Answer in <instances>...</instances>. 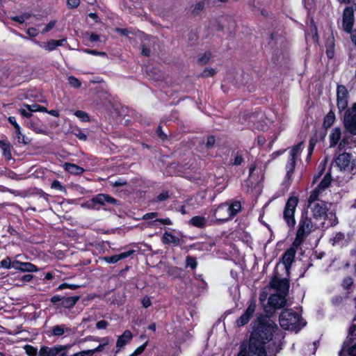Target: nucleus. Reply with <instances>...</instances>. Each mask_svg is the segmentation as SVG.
<instances>
[{"mask_svg":"<svg viewBox=\"0 0 356 356\" xmlns=\"http://www.w3.org/2000/svg\"><path fill=\"white\" fill-rule=\"evenodd\" d=\"M323 190L321 188H319L318 186H316L314 190H312L309 194V196L308 197L307 203H315L318 201H321L319 200L320 195L323 193Z\"/></svg>","mask_w":356,"mask_h":356,"instance_id":"obj_30","label":"nucleus"},{"mask_svg":"<svg viewBox=\"0 0 356 356\" xmlns=\"http://www.w3.org/2000/svg\"><path fill=\"white\" fill-rule=\"evenodd\" d=\"M237 356H252V353L249 350V341L241 342Z\"/></svg>","mask_w":356,"mask_h":356,"instance_id":"obj_35","label":"nucleus"},{"mask_svg":"<svg viewBox=\"0 0 356 356\" xmlns=\"http://www.w3.org/2000/svg\"><path fill=\"white\" fill-rule=\"evenodd\" d=\"M80 287L78 284H67V283H62L60 284L57 288L56 291H60L65 289H70L72 290L77 289Z\"/></svg>","mask_w":356,"mask_h":356,"instance_id":"obj_46","label":"nucleus"},{"mask_svg":"<svg viewBox=\"0 0 356 356\" xmlns=\"http://www.w3.org/2000/svg\"><path fill=\"white\" fill-rule=\"evenodd\" d=\"M325 45L326 49H334L335 44L334 38L333 35L328 36V38L326 39Z\"/></svg>","mask_w":356,"mask_h":356,"instance_id":"obj_54","label":"nucleus"},{"mask_svg":"<svg viewBox=\"0 0 356 356\" xmlns=\"http://www.w3.org/2000/svg\"><path fill=\"white\" fill-rule=\"evenodd\" d=\"M60 348H56V346L53 347H48L45 346H41L39 352V356H55L58 353Z\"/></svg>","mask_w":356,"mask_h":356,"instance_id":"obj_26","label":"nucleus"},{"mask_svg":"<svg viewBox=\"0 0 356 356\" xmlns=\"http://www.w3.org/2000/svg\"><path fill=\"white\" fill-rule=\"evenodd\" d=\"M163 224L165 225H172V220L169 218H156L152 222V225L154 226H158V224Z\"/></svg>","mask_w":356,"mask_h":356,"instance_id":"obj_44","label":"nucleus"},{"mask_svg":"<svg viewBox=\"0 0 356 356\" xmlns=\"http://www.w3.org/2000/svg\"><path fill=\"white\" fill-rule=\"evenodd\" d=\"M297 161L294 160V159L289 158V160L286 164V175L284 179L283 184L284 185H290L291 182L293 179V175L295 171V168L296 166Z\"/></svg>","mask_w":356,"mask_h":356,"instance_id":"obj_17","label":"nucleus"},{"mask_svg":"<svg viewBox=\"0 0 356 356\" xmlns=\"http://www.w3.org/2000/svg\"><path fill=\"white\" fill-rule=\"evenodd\" d=\"M51 188L56 190V191H61V192H65L66 191L65 187L64 186H63L61 184L60 181H59L57 179H55V180H54L51 182Z\"/></svg>","mask_w":356,"mask_h":356,"instance_id":"obj_45","label":"nucleus"},{"mask_svg":"<svg viewBox=\"0 0 356 356\" xmlns=\"http://www.w3.org/2000/svg\"><path fill=\"white\" fill-rule=\"evenodd\" d=\"M26 33L31 38L36 37L38 35V30L34 27H29L26 30Z\"/></svg>","mask_w":356,"mask_h":356,"instance_id":"obj_64","label":"nucleus"},{"mask_svg":"<svg viewBox=\"0 0 356 356\" xmlns=\"http://www.w3.org/2000/svg\"><path fill=\"white\" fill-rule=\"evenodd\" d=\"M285 297L286 296L280 293L271 294L268 300L269 309H266V312L273 314L277 309L282 308L286 303Z\"/></svg>","mask_w":356,"mask_h":356,"instance_id":"obj_11","label":"nucleus"},{"mask_svg":"<svg viewBox=\"0 0 356 356\" xmlns=\"http://www.w3.org/2000/svg\"><path fill=\"white\" fill-rule=\"evenodd\" d=\"M332 176L330 172H327L323 177V179L320 181V183L317 185L319 188L325 191L327 188L332 182Z\"/></svg>","mask_w":356,"mask_h":356,"instance_id":"obj_33","label":"nucleus"},{"mask_svg":"<svg viewBox=\"0 0 356 356\" xmlns=\"http://www.w3.org/2000/svg\"><path fill=\"white\" fill-rule=\"evenodd\" d=\"M343 124L350 134L356 135V103L347 109L343 115Z\"/></svg>","mask_w":356,"mask_h":356,"instance_id":"obj_5","label":"nucleus"},{"mask_svg":"<svg viewBox=\"0 0 356 356\" xmlns=\"http://www.w3.org/2000/svg\"><path fill=\"white\" fill-rule=\"evenodd\" d=\"M355 336H356V325L353 324L350 327L349 330H348V337H349V341L350 343L353 342V341L355 340Z\"/></svg>","mask_w":356,"mask_h":356,"instance_id":"obj_53","label":"nucleus"},{"mask_svg":"<svg viewBox=\"0 0 356 356\" xmlns=\"http://www.w3.org/2000/svg\"><path fill=\"white\" fill-rule=\"evenodd\" d=\"M244 151L237 150L236 152L233 151L230 159V164L232 165H241L245 162Z\"/></svg>","mask_w":356,"mask_h":356,"instance_id":"obj_23","label":"nucleus"},{"mask_svg":"<svg viewBox=\"0 0 356 356\" xmlns=\"http://www.w3.org/2000/svg\"><path fill=\"white\" fill-rule=\"evenodd\" d=\"M65 330L70 331V329L67 328L64 324L55 325L52 327L51 334L56 337H60L64 334Z\"/></svg>","mask_w":356,"mask_h":356,"instance_id":"obj_34","label":"nucleus"},{"mask_svg":"<svg viewBox=\"0 0 356 356\" xmlns=\"http://www.w3.org/2000/svg\"><path fill=\"white\" fill-rule=\"evenodd\" d=\"M308 207L311 209L312 216L316 220H325L328 211L327 204L325 201H318L315 203L308 204Z\"/></svg>","mask_w":356,"mask_h":356,"instance_id":"obj_7","label":"nucleus"},{"mask_svg":"<svg viewBox=\"0 0 356 356\" xmlns=\"http://www.w3.org/2000/svg\"><path fill=\"white\" fill-rule=\"evenodd\" d=\"M197 266V258L193 256H187L186 257V267H189L192 270H194Z\"/></svg>","mask_w":356,"mask_h":356,"instance_id":"obj_38","label":"nucleus"},{"mask_svg":"<svg viewBox=\"0 0 356 356\" xmlns=\"http://www.w3.org/2000/svg\"><path fill=\"white\" fill-rule=\"evenodd\" d=\"M353 134H345L342 139L341 140L339 145L337 147V149L339 152H341L343 149H346L348 148H350V145L353 143H356V140L353 139Z\"/></svg>","mask_w":356,"mask_h":356,"instance_id":"obj_24","label":"nucleus"},{"mask_svg":"<svg viewBox=\"0 0 356 356\" xmlns=\"http://www.w3.org/2000/svg\"><path fill=\"white\" fill-rule=\"evenodd\" d=\"M257 307V301L254 298H251L248 301V306L243 314L236 320L237 327H242L249 323Z\"/></svg>","mask_w":356,"mask_h":356,"instance_id":"obj_9","label":"nucleus"},{"mask_svg":"<svg viewBox=\"0 0 356 356\" xmlns=\"http://www.w3.org/2000/svg\"><path fill=\"white\" fill-rule=\"evenodd\" d=\"M189 224L193 227L202 229L207 226V220L204 216H195L191 218Z\"/></svg>","mask_w":356,"mask_h":356,"instance_id":"obj_27","label":"nucleus"},{"mask_svg":"<svg viewBox=\"0 0 356 356\" xmlns=\"http://www.w3.org/2000/svg\"><path fill=\"white\" fill-rule=\"evenodd\" d=\"M1 267L4 269H11L12 260L11 258L7 256L0 262Z\"/></svg>","mask_w":356,"mask_h":356,"instance_id":"obj_51","label":"nucleus"},{"mask_svg":"<svg viewBox=\"0 0 356 356\" xmlns=\"http://www.w3.org/2000/svg\"><path fill=\"white\" fill-rule=\"evenodd\" d=\"M0 148L3 156L8 159L11 157V145L10 142L5 140H0Z\"/></svg>","mask_w":356,"mask_h":356,"instance_id":"obj_32","label":"nucleus"},{"mask_svg":"<svg viewBox=\"0 0 356 356\" xmlns=\"http://www.w3.org/2000/svg\"><path fill=\"white\" fill-rule=\"evenodd\" d=\"M303 144L304 143L301 141L298 144L293 145L290 150L289 158L294 159V160L297 161L298 156L300 155L302 151Z\"/></svg>","mask_w":356,"mask_h":356,"instance_id":"obj_28","label":"nucleus"},{"mask_svg":"<svg viewBox=\"0 0 356 356\" xmlns=\"http://www.w3.org/2000/svg\"><path fill=\"white\" fill-rule=\"evenodd\" d=\"M161 240L164 245L173 244L174 245H178L181 243V240L177 236L167 231L163 234ZM183 242L184 241H181V243Z\"/></svg>","mask_w":356,"mask_h":356,"instance_id":"obj_19","label":"nucleus"},{"mask_svg":"<svg viewBox=\"0 0 356 356\" xmlns=\"http://www.w3.org/2000/svg\"><path fill=\"white\" fill-rule=\"evenodd\" d=\"M224 203L226 205L227 218H229V220L233 219L242 210L241 202L238 200H228Z\"/></svg>","mask_w":356,"mask_h":356,"instance_id":"obj_15","label":"nucleus"},{"mask_svg":"<svg viewBox=\"0 0 356 356\" xmlns=\"http://www.w3.org/2000/svg\"><path fill=\"white\" fill-rule=\"evenodd\" d=\"M63 168L66 172H69L71 175H81L85 171V170L82 167H81L75 163H69V162L65 163L63 164Z\"/></svg>","mask_w":356,"mask_h":356,"instance_id":"obj_21","label":"nucleus"},{"mask_svg":"<svg viewBox=\"0 0 356 356\" xmlns=\"http://www.w3.org/2000/svg\"><path fill=\"white\" fill-rule=\"evenodd\" d=\"M69 85L74 88H79L81 86V82L74 76H70L67 79Z\"/></svg>","mask_w":356,"mask_h":356,"instance_id":"obj_42","label":"nucleus"},{"mask_svg":"<svg viewBox=\"0 0 356 356\" xmlns=\"http://www.w3.org/2000/svg\"><path fill=\"white\" fill-rule=\"evenodd\" d=\"M74 115L77 117L81 122H86L90 121V117L89 115L81 110H77L74 112Z\"/></svg>","mask_w":356,"mask_h":356,"instance_id":"obj_40","label":"nucleus"},{"mask_svg":"<svg viewBox=\"0 0 356 356\" xmlns=\"http://www.w3.org/2000/svg\"><path fill=\"white\" fill-rule=\"evenodd\" d=\"M216 73V71L213 68H208L206 67L202 72L201 73V76L207 78V77H211Z\"/></svg>","mask_w":356,"mask_h":356,"instance_id":"obj_50","label":"nucleus"},{"mask_svg":"<svg viewBox=\"0 0 356 356\" xmlns=\"http://www.w3.org/2000/svg\"><path fill=\"white\" fill-rule=\"evenodd\" d=\"M56 23L57 20L56 19L50 21L43 29V30L42 31V33L44 34L50 31L56 26Z\"/></svg>","mask_w":356,"mask_h":356,"instance_id":"obj_55","label":"nucleus"},{"mask_svg":"<svg viewBox=\"0 0 356 356\" xmlns=\"http://www.w3.org/2000/svg\"><path fill=\"white\" fill-rule=\"evenodd\" d=\"M353 284V280L350 277H346L343 280V286L348 289Z\"/></svg>","mask_w":356,"mask_h":356,"instance_id":"obj_58","label":"nucleus"},{"mask_svg":"<svg viewBox=\"0 0 356 356\" xmlns=\"http://www.w3.org/2000/svg\"><path fill=\"white\" fill-rule=\"evenodd\" d=\"M337 165L343 170L353 172L355 166V161L353 159L351 153L343 152L339 154L335 159Z\"/></svg>","mask_w":356,"mask_h":356,"instance_id":"obj_8","label":"nucleus"},{"mask_svg":"<svg viewBox=\"0 0 356 356\" xmlns=\"http://www.w3.org/2000/svg\"><path fill=\"white\" fill-rule=\"evenodd\" d=\"M56 348H60V350L55 356H71L67 355V350L72 347L71 344L56 345Z\"/></svg>","mask_w":356,"mask_h":356,"instance_id":"obj_39","label":"nucleus"},{"mask_svg":"<svg viewBox=\"0 0 356 356\" xmlns=\"http://www.w3.org/2000/svg\"><path fill=\"white\" fill-rule=\"evenodd\" d=\"M105 199H106V194L99 193V194L97 195L96 196H95L92 199V201L95 204H98L99 205L104 206V205H106Z\"/></svg>","mask_w":356,"mask_h":356,"instance_id":"obj_43","label":"nucleus"},{"mask_svg":"<svg viewBox=\"0 0 356 356\" xmlns=\"http://www.w3.org/2000/svg\"><path fill=\"white\" fill-rule=\"evenodd\" d=\"M80 296H74L70 297L63 296L61 302L58 304V307H64L65 309L72 308L76 302L80 300Z\"/></svg>","mask_w":356,"mask_h":356,"instance_id":"obj_20","label":"nucleus"},{"mask_svg":"<svg viewBox=\"0 0 356 356\" xmlns=\"http://www.w3.org/2000/svg\"><path fill=\"white\" fill-rule=\"evenodd\" d=\"M71 356H93L92 352L90 350H82L80 352L75 353Z\"/></svg>","mask_w":356,"mask_h":356,"instance_id":"obj_63","label":"nucleus"},{"mask_svg":"<svg viewBox=\"0 0 356 356\" xmlns=\"http://www.w3.org/2000/svg\"><path fill=\"white\" fill-rule=\"evenodd\" d=\"M302 244H295V240L293 241L291 247L288 248L284 253L282 254V261L283 264L284 265V267L287 271L289 270V269L291 267V265L293 262L294 261L296 254L297 249Z\"/></svg>","mask_w":356,"mask_h":356,"instance_id":"obj_13","label":"nucleus"},{"mask_svg":"<svg viewBox=\"0 0 356 356\" xmlns=\"http://www.w3.org/2000/svg\"><path fill=\"white\" fill-rule=\"evenodd\" d=\"M356 10V3L350 6H346L343 12L342 26L343 30L348 33H351L355 22L354 12Z\"/></svg>","mask_w":356,"mask_h":356,"instance_id":"obj_6","label":"nucleus"},{"mask_svg":"<svg viewBox=\"0 0 356 356\" xmlns=\"http://www.w3.org/2000/svg\"><path fill=\"white\" fill-rule=\"evenodd\" d=\"M118 200L115 198L110 196L109 195L106 194V199H105V203L106 204H112V205H116L118 204Z\"/></svg>","mask_w":356,"mask_h":356,"instance_id":"obj_61","label":"nucleus"},{"mask_svg":"<svg viewBox=\"0 0 356 356\" xmlns=\"http://www.w3.org/2000/svg\"><path fill=\"white\" fill-rule=\"evenodd\" d=\"M277 329V325L268 316L260 314L257 317L248 340L252 356H267L266 344L272 341Z\"/></svg>","mask_w":356,"mask_h":356,"instance_id":"obj_1","label":"nucleus"},{"mask_svg":"<svg viewBox=\"0 0 356 356\" xmlns=\"http://www.w3.org/2000/svg\"><path fill=\"white\" fill-rule=\"evenodd\" d=\"M151 50L149 47L145 44H141V54L144 56L148 57L150 56Z\"/></svg>","mask_w":356,"mask_h":356,"instance_id":"obj_60","label":"nucleus"},{"mask_svg":"<svg viewBox=\"0 0 356 356\" xmlns=\"http://www.w3.org/2000/svg\"><path fill=\"white\" fill-rule=\"evenodd\" d=\"M270 286L271 288L276 289L277 293L286 296L289 293L290 282L287 278L280 279L275 275L271 279Z\"/></svg>","mask_w":356,"mask_h":356,"instance_id":"obj_12","label":"nucleus"},{"mask_svg":"<svg viewBox=\"0 0 356 356\" xmlns=\"http://www.w3.org/2000/svg\"><path fill=\"white\" fill-rule=\"evenodd\" d=\"M80 5V0H67V6L70 9H74Z\"/></svg>","mask_w":356,"mask_h":356,"instance_id":"obj_57","label":"nucleus"},{"mask_svg":"<svg viewBox=\"0 0 356 356\" xmlns=\"http://www.w3.org/2000/svg\"><path fill=\"white\" fill-rule=\"evenodd\" d=\"M24 125L34 131L35 134L47 135V127L38 117H33L31 119L25 120Z\"/></svg>","mask_w":356,"mask_h":356,"instance_id":"obj_14","label":"nucleus"},{"mask_svg":"<svg viewBox=\"0 0 356 356\" xmlns=\"http://www.w3.org/2000/svg\"><path fill=\"white\" fill-rule=\"evenodd\" d=\"M169 197H170V194H169L168 191L164 190L155 197V201L156 202H163V201H165L166 200H168Z\"/></svg>","mask_w":356,"mask_h":356,"instance_id":"obj_49","label":"nucleus"},{"mask_svg":"<svg viewBox=\"0 0 356 356\" xmlns=\"http://www.w3.org/2000/svg\"><path fill=\"white\" fill-rule=\"evenodd\" d=\"M280 324L286 330L299 332L305 323L302 324V316L292 309H284L279 316Z\"/></svg>","mask_w":356,"mask_h":356,"instance_id":"obj_2","label":"nucleus"},{"mask_svg":"<svg viewBox=\"0 0 356 356\" xmlns=\"http://www.w3.org/2000/svg\"><path fill=\"white\" fill-rule=\"evenodd\" d=\"M212 58V54L210 51H206L198 58V63L201 65H206Z\"/></svg>","mask_w":356,"mask_h":356,"instance_id":"obj_41","label":"nucleus"},{"mask_svg":"<svg viewBox=\"0 0 356 356\" xmlns=\"http://www.w3.org/2000/svg\"><path fill=\"white\" fill-rule=\"evenodd\" d=\"M142 305L144 308H148L152 305V301L148 296H145L141 300Z\"/></svg>","mask_w":356,"mask_h":356,"instance_id":"obj_62","label":"nucleus"},{"mask_svg":"<svg viewBox=\"0 0 356 356\" xmlns=\"http://www.w3.org/2000/svg\"><path fill=\"white\" fill-rule=\"evenodd\" d=\"M23 106L28 110H30L31 111H33V112L39 111V112L45 113V111H47V108L46 107L42 106L39 104H31V105H29L27 104H24Z\"/></svg>","mask_w":356,"mask_h":356,"instance_id":"obj_37","label":"nucleus"},{"mask_svg":"<svg viewBox=\"0 0 356 356\" xmlns=\"http://www.w3.org/2000/svg\"><path fill=\"white\" fill-rule=\"evenodd\" d=\"M216 143V138L214 136L210 135L207 138V142L205 144V147L207 149H212L214 147Z\"/></svg>","mask_w":356,"mask_h":356,"instance_id":"obj_52","label":"nucleus"},{"mask_svg":"<svg viewBox=\"0 0 356 356\" xmlns=\"http://www.w3.org/2000/svg\"><path fill=\"white\" fill-rule=\"evenodd\" d=\"M213 216L215 217L217 222L223 223L227 222L229 218H227L228 213L226 210V205L225 203H221L212 210Z\"/></svg>","mask_w":356,"mask_h":356,"instance_id":"obj_16","label":"nucleus"},{"mask_svg":"<svg viewBox=\"0 0 356 356\" xmlns=\"http://www.w3.org/2000/svg\"><path fill=\"white\" fill-rule=\"evenodd\" d=\"M109 323L106 320H100L96 323V328L98 330L106 329L108 326Z\"/></svg>","mask_w":356,"mask_h":356,"instance_id":"obj_59","label":"nucleus"},{"mask_svg":"<svg viewBox=\"0 0 356 356\" xmlns=\"http://www.w3.org/2000/svg\"><path fill=\"white\" fill-rule=\"evenodd\" d=\"M19 113L22 115V118H26V120L31 119L33 117V111L28 110L27 108H21L19 109Z\"/></svg>","mask_w":356,"mask_h":356,"instance_id":"obj_48","label":"nucleus"},{"mask_svg":"<svg viewBox=\"0 0 356 356\" xmlns=\"http://www.w3.org/2000/svg\"><path fill=\"white\" fill-rule=\"evenodd\" d=\"M38 268L31 262H22L21 266V272L33 273L38 271Z\"/></svg>","mask_w":356,"mask_h":356,"instance_id":"obj_36","label":"nucleus"},{"mask_svg":"<svg viewBox=\"0 0 356 356\" xmlns=\"http://www.w3.org/2000/svg\"><path fill=\"white\" fill-rule=\"evenodd\" d=\"M73 134L81 140L86 141L87 140V135L79 129L73 131Z\"/></svg>","mask_w":356,"mask_h":356,"instance_id":"obj_56","label":"nucleus"},{"mask_svg":"<svg viewBox=\"0 0 356 356\" xmlns=\"http://www.w3.org/2000/svg\"><path fill=\"white\" fill-rule=\"evenodd\" d=\"M24 350L29 356H36L38 354V349L31 345H26Z\"/></svg>","mask_w":356,"mask_h":356,"instance_id":"obj_47","label":"nucleus"},{"mask_svg":"<svg viewBox=\"0 0 356 356\" xmlns=\"http://www.w3.org/2000/svg\"><path fill=\"white\" fill-rule=\"evenodd\" d=\"M341 131L339 127L334 128L330 134V147H334L340 143Z\"/></svg>","mask_w":356,"mask_h":356,"instance_id":"obj_22","label":"nucleus"},{"mask_svg":"<svg viewBox=\"0 0 356 356\" xmlns=\"http://www.w3.org/2000/svg\"><path fill=\"white\" fill-rule=\"evenodd\" d=\"M134 252L135 250H130L129 251L124 252L118 254L104 257L103 259L108 264H115L122 259H126L131 256Z\"/></svg>","mask_w":356,"mask_h":356,"instance_id":"obj_18","label":"nucleus"},{"mask_svg":"<svg viewBox=\"0 0 356 356\" xmlns=\"http://www.w3.org/2000/svg\"><path fill=\"white\" fill-rule=\"evenodd\" d=\"M133 334L129 330H126L122 334L118 337L116 341V346L118 348H122L125 346L129 341L131 340Z\"/></svg>","mask_w":356,"mask_h":356,"instance_id":"obj_25","label":"nucleus"},{"mask_svg":"<svg viewBox=\"0 0 356 356\" xmlns=\"http://www.w3.org/2000/svg\"><path fill=\"white\" fill-rule=\"evenodd\" d=\"M335 121V114L332 109H331L324 117L323 122V127L327 129L330 128Z\"/></svg>","mask_w":356,"mask_h":356,"instance_id":"obj_29","label":"nucleus"},{"mask_svg":"<svg viewBox=\"0 0 356 356\" xmlns=\"http://www.w3.org/2000/svg\"><path fill=\"white\" fill-rule=\"evenodd\" d=\"M313 230L312 219L308 216V211L305 209L301 212L298 229L295 237V244H302L307 236Z\"/></svg>","mask_w":356,"mask_h":356,"instance_id":"obj_3","label":"nucleus"},{"mask_svg":"<svg viewBox=\"0 0 356 356\" xmlns=\"http://www.w3.org/2000/svg\"><path fill=\"white\" fill-rule=\"evenodd\" d=\"M65 39L62 40H48L46 43L45 49L49 51H52L56 49L58 47L62 46Z\"/></svg>","mask_w":356,"mask_h":356,"instance_id":"obj_31","label":"nucleus"},{"mask_svg":"<svg viewBox=\"0 0 356 356\" xmlns=\"http://www.w3.org/2000/svg\"><path fill=\"white\" fill-rule=\"evenodd\" d=\"M349 93L344 85H338L337 88V106L341 113L346 111L348 105Z\"/></svg>","mask_w":356,"mask_h":356,"instance_id":"obj_10","label":"nucleus"},{"mask_svg":"<svg viewBox=\"0 0 356 356\" xmlns=\"http://www.w3.org/2000/svg\"><path fill=\"white\" fill-rule=\"evenodd\" d=\"M299 199L296 196H290L286 204L283 211V218L287 226L293 228L296 224L295 212L298 204Z\"/></svg>","mask_w":356,"mask_h":356,"instance_id":"obj_4","label":"nucleus"}]
</instances>
